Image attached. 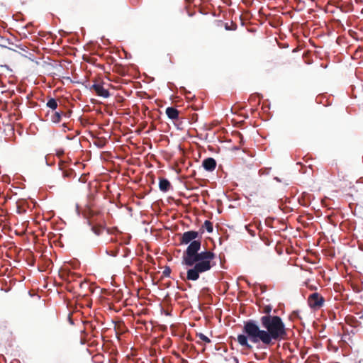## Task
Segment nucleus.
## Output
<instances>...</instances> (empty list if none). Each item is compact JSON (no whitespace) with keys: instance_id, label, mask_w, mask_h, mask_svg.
<instances>
[{"instance_id":"nucleus-3","label":"nucleus","mask_w":363,"mask_h":363,"mask_svg":"<svg viewBox=\"0 0 363 363\" xmlns=\"http://www.w3.org/2000/svg\"><path fill=\"white\" fill-rule=\"evenodd\" d=\"M216 162L213 158H207L203 162V167L207 171H213L216 168Z\"/></svg>"},{"instance_id":"nucleus-7","label":"nucleus","mask_w":363,"mask_h":363,"mask_svg":"<svg viewBox=\"0 0 363 363\" xmlns=\"http://www.w3.org/2000/svg\"><path fill=\"white\" fill-rule=\"evenodd\" d=\"M311 304L313 305L314 306H320L321 301L320 298L318 297V294H313L311 296Z\"/></svg>"},{"instance_id":"nucleus-6","label":"nucleus","mask_w":363,"mask_h":363,"mask_svg":"<svg viewBox=\"0 0 363 363\" xmlns=\"http://www.w3.org/2000/svg\"><path fill=\"white\" fill-rule=\"evenodd\" d=\"M160 189L162 191H167L169 189L170 183L167 179H162L159 184Z\"/></svg>"},{"instance_id":"nucleus-9","label":"nucleus","mask_w":363,"mask_h":363,"mask_svg":"<svg viewBox=\"0 0 363 363\" xmlns=\"http://www.w3.org/2000/svg\"><path fill=\"white\" fill-rule=\"evenodd\" d=\"M204 225L208 233H211L213 231V225L210 221L206 220Z\"/></svg>"},{"instance_id":"nucleus-4","label":"nucleus","mask_w":363,"mask_h":363,"mask_svg":"<svg viewBox=\"0 0 363 363\" xmlns=\"http://www.w3.org/2000/svg\"><path fill=\"white\" fill-rule=\"evenodd\" d=\"M93 87L99 96H101L104 98H107L109 96L108 91L106 89H104L101 85L94 84Z\"/></svg>"},{"instance_id":"nucleus-11","label":"nucleus","mask_w":363,"mask_h":363,"mask_svg":"<svg viewBox=\"0 0 363 363\" xmlns=\"http://www.w3.org/2000/svg\"><path fill=\"white\" fill-rule=\"evenodd\" d=\"M200 338L206 342H210V340L208 339V337H207L206 335H204L203 334L200 335Z\"/></svg>"},{"instance_id":"nucleus-1","label":"nucleus","mask_w":363,"mask_h":363,"mask_svg":"<svg viewBox=\"0 0 363 363\" xmlns=\"http://www.w3.org/2000/svg\"><path fill=\"white\" fill-rule=\"evenodd\" d=\"M261 323L264 330L253 322H247L244 325L245 334L238 336V342L242 346L248 349L252 348L248 340L253 343L262 342L269 345L273 340H276L285 335V326L281 319L278 316L264 315L261 318Z\"/></svg>"},{"instance_id":"nucleus-2","label":"nucleus","mask_w":363,"mask_h":363,"mask_svg":"<svg viewBox=\"0 0 363 363\" xmlns=\"http://www.w3.org/2000/svg\"><path fill=\"white\" fill-rule=\"evenodd\" d=\"M199 233L196 231H187L183 233L182 244H189L182 256V264L193 267L187 271V279L196 281L199 278V274L211 269L212 267L211 261L214 259L215 255L210 251L199 252L201 248V242L196 238Z\"/></svg>"},{"instance_id":"nucleus-10","label":"nucleus","mask_w":363,"mask_h":363,"mask_svg":"<svg viewBox=\"0 0 363 363\" xmlns=\"http://www.w3.org/2000/svg\"><path fill=\"white\" fill-rule=\"evenodd\" d=\"M60 118V115L58 113H55L54 117L52 118L53 122H58Z\"/></svg>"},{"instance_id":"nucleus-5","label":"nucleus","mask_w":363,"mask_h":363,"mask_svg":"<svg viewBox=\"0 0 363 363\" xmlns=\"http://www.w3.org/2000/svg\"><path fill=\"white\" fill-rule=\"evenodd\" d=\"M166 114L167 115V116L169 118L173 119V120L178 118V116H179L178 111L173 107H168L166 109Z\"/></svg>"},{"instance_id":"nucleus-8","label":"nucleus","mask_w":363,"mask_h":363,"mask_svg":"<svg viewBox=\"0 0 363 363\" xmlns=\"http://www.w3.org/2000/svg\"><path fill=\"white\" fill-rule=\"evenodd\" d=\"M47 105H48V107H50L52 110H55L57 108V101L55 99H50L48 101Z\"/></svg>"}]
</instances>
